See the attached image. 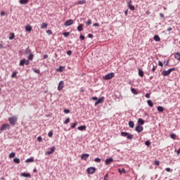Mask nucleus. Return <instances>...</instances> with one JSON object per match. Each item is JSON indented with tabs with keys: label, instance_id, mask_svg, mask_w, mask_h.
I'll list each match as a JSON object with an SVG mask.
<instances>
[{
	"label": "nucleus",
	"instance_id": "obj_47",
	"mask_svg": "<svg viewBox=\"0 0 180 180\" xmlns=\"http://www.w3.org/2000/svg\"><path fill=\"white\" fill-rule=\"evenodd\" d=\"M63 34L65 37H68V36H70V32H63Z\"/></svg>",
	"mask_w": 180,
	"mask_h": 180
},
{
	"label": "nucleus",
	"instance_id": "obj_12",
	"mask_svg": "<svg viewBox=\"0 0 180 180\" xmlns=\"http://www.w3.org/2000/svg\"><path fill=\"white\" fill-rule=\"evenodd\" d=\"M112 162H113V158H112L105 160V165H109L112 164Z\"/></svg>",
	"mask_w": 180,
	"mask_h": 180
},
{
	"label": "nucleus",
	"instance_id": "obj_26",
	"mask_svg": "<svg viewBox=\"0 0 180 180\" xmlns=\"http://www.w3.org/2000/svg\"><path fill=\"white\" fill-rule=\"evenodd\" d=\"M13 162L15 163V164H20V159L18 158H15L13 159Z\"/></svg>",
	"mask_w": 180,
	"mask_h": 180
},
{
	"label": "nucleus",
	"instance_id": "obj_54",
	"mask_svg": "<svg viewBox=\"0 0 180 180\" xmlns=\"http://www.w3.org/2000/svg\"><path fill=\"white\" fill-rule=\"evenodd\" d=\"M25 65H29V64H30V62H29V60L25 59Z\"/></svg>",
	"mask_w": 180,
	"mask_h": 180
},
{
	"label": "nucleus",
	"instance_id": "obj_19",
	"mask_svg": "<svg viewBox=\"0 0 180 180\" xmlns=\"http://www.w3.org/2000/svg\"><path fill=\"white\" fill-rule=\"evenodd\" d=\"M78 130H79L80 131H82L84 130H86V126L85 125H83V126H80V127H78Z\"/></svg>",
	"mask_w": 180,
	"mask_h": 180
},
{
	"label": "nucleus",
	"instance_id": "obj_42",
	"mask_svg": "<svg viewBox=\"0 0 180 180\" xmlns=\"http://www.w3.org/2000/svg\"><path fill=\"white\" fill-rule=\"evenodd\" d=\"M146 146H147L148 147H150V146H151V142H150V141H146L145 142Z\"/></svg>",
	"mask_w": 180,
	"mask_h": 180
},
{
	"label": "nucleus",
	"instance_id": "obj_41",
	"mask_svg": "<svg viewBox=\"0 0 180 180\" xmlns=\"http://www.w3.org/2000/svg\"><path fill=\"white\" fill-rule=\"evenodd\" d=\"M77 124H78V123L76 122L75 123H73L72 125H71V129H75Z\"/></svg>",
	"mask_w": 180,
	"mask_h": 180
},
{
	"label": "nucleus",
	"instance_id": "obj_13",
	"mask_svg": "<svg viewBox=\"0 0 180 180\" xmlns=\"http://www.w3.org/2000/svg\"><path fill=\"white\" fill-rule=\"evenodd\" d=\"M21 176H24L25 178H31L30 173H21Z\"/></svg>",
	"mask_w": 180,
	"mask_h": 180
},
{
	"label": "nucleus",
	"instance_id": "obj_25",
	"mask_svg": "<svg viewBox=\"0 0 180 180\" xmlns=\"http://www.w3.org/2000/svg\"><path fill=\"white\" fill-rule=\"evenodd\" d=\"M139 77H144V72L141 69H139Z\"/></svg>",
	"mask_w": 180,
	"mask_h": 180
},
{
	"label": "nucleus",
	"instance_id": "obj_43",
	"mask_svg": "<svg viewBox=\"0 0 180 180\" xmlns=\"http://www.w3.org/2000/svg\"><path fill=\"white\" fill-rule=\"evenodd\" d=\"M95 162H101V161H102V160L99 158H96V159H94Z\"/></svg>",
	"mask_w": 180,
	"mask_h": 180
},
{
	"label": "nucleus",
	"instance_id": "obj_3",
	"mask_svg": "<svg viewBox=\"0 0 180 180\" xmlns=\"http://www.w3.org/2000/svg\"><path fill=\"white\" fill-rule=\"evenodd\" d=\"M113 77H115V73L111 72V73H108V74L105 75L104 79L108 81L109 79H112V78H113Z\"/></svg>",
	"mask_w": 180,
	"mask_h": 180
},
{
	"label": "nucleus",
	"instance_id": "obj_63",
	"mask_svg": "<svg viewBox=\"0 0 180 180\" xmlns=\"http://www.w3.org/2000/svg\"><path fill=\"white\" fill-rule=\"evenodd\" d=\"M88 37H89V39H92V37H94V35L92 34H89Z\"/></svg>",
	"mask_w": 180,
	"mask_h": 180
},
{
	"label": "nucleus",
	"instance_id": "obj_9",
	"mask_svg": "<svg viewBox=\"0 0 180 180\" xmlns=\"http://www.w3.org/2000/svg\"><path fill=\"white\" fill-rule=\"evenodd\" d=\"M105 101V97H101L96 103H95V106H97V105H99V103H103Z\"/></svg>",
	"mask_w": 180,
	"mask_h": 180
},
{
	"label": "nucleus",
	"instance_id": "obj_8",
	"mask_svg": "<svg viewBox=\"0 0 180 180\" xmlns=\"http://www.w3.org/2000/svg\"><path fill=\"white\" fill-rule=\"evenodd\" d=\"M135 129L138 133H141V131H143L144 130V128L143 127H141V125H137Z\"/></svg>",
	"mask_w": 180,
	"mask_h": 180
},
{
	"label": "nucleus",
	"instance_id": "obj_51",
	"mask_svg": "<svg viewBox=\"0 0 180 180\" xmlns=\"http://www.w3.org/2000/svg\"><path fill=\"white\" fill-rule=\"evenodd\" d=\"M34 72H35L36 74H40V70L38 69H34Z\"/></svg>",
	"mask_w": 180,
	"mask_h": 180
},
{
	"label": "nucleus",
	"instance_id": "obj_36",
	"mask_svg": "<svg viewBox=\"0 0 180 180\" xmlns=\"http://www.w3.org/2000/svg\"><path fill=\"white\" fill-rule=\"evenodd\" d=\"M131 92H132L134 94V95H138L139 94V92H137L136 91V89H131Z\"/></svg>",
	"mask_w": 180,
	"mask_h": 180
},
{
	"label": "nucleus",
	"instance_id": "obj_31",
	"mask_svg": "<svg viewBox=\"0 0 180 180\" xmlns=\"http://www.w3.org/2000/svg\"><path fill=\"white\" fill-rule=\"evenodd\" d=\"M127 139L128 140H131L133 139V134H130L129 133H128V134L127 135Z\"/></svg>",
	"mask_w": 180,
	"mask_h": 180
},
{
	"label": "nucleus",
	"instance_id": "obj_45",
	"mask_svg": "<svg viewBox=\"0 0 180 180\" xmlns=\"http://www.w3.org/2000/svg\"><path fill=\"white\" fill-rule=\"evenodd\" d=\"M70 123V117L67 118L65 121H64V124H68Z\"/></svg>",
	"mask_w": 180,
	"mask_h": 180
},
{
	"label": "nucleus",
	"instance_id": "obj_16",
	"mask_svg": "<svg viewBox=\"0 0 180 180\" xmlns=\"http://www.w3.org/2000/svg\"><path fill=\"white\" fill-rule=\"evenodd\" d=\"M138 124H139V126H143V124H144V120L141 118H139L138 120Z\"/></svg>",
	"mask_w": 180,
	"mask_h": 180
},
{
	"label": "nucleus",
	"instance_id": "obj_28",
	"mask_svg": "<svg viewBox=\"0 0 180 180\" xmlns=\"http://www.w3.org/2000/svg\"><path fill=\"white\" fill-rule=\"evenodd\" d=\"M16 75H18V71L13 72L11 75V78H16Z\"/></svg>",
	"mask_w": 180,
	"mask_h": 180
},
{
	"label": "nucleus",
	"instance_id": "obj_6",
	"mask_svg": "<svg viewBox=\"0 0 180 180\" xmlns=\"http://www.w3.org/2000/svg\"><path fill=\"white\" fill-rule=\"evenodd\" d=\"M63 88H64V81H60L58 86V91H63Z\"/></svg>",
	"mask_w": 180,
	"mask_h": 180
},
{
	"label": "nucleus",
	"instance_id": "obj_14",
	"mask_svg": "<svg viewBox=\"0 0 180 180\" xmlns=\"http://www.w3.org/2000/svg\"><path fill=\"white\" fill-rule=\"evenodd\" d=\"M25 30H26V32H29V33H30V32H32V26L30 25H26Z\"/></svg>",
	"mask_w": 180,
	"mask_h": 180
},
{
	"label": "nucleus",
	"instance_id": "obj_58",
	"mask_svg": "<svg viewBox=\"0 0 180 180\" xmlns=\"http://www.w3.org/2000/svg\"><path fill=\"white\" fill-rule=\"evenodd\" d=\"M37 140H38V141L41 142L43 139L41 138V136H38Z\"/></svg>",
	"mask_w": 180,
	"mask_h": 180
},
{
	"label": "nucleus",
	"instance_id": "obj_53",
	"mask_svg": "<svg viewBox=\"0 0 180 180\" xmlns=\"http://www.w3.org/2000/svg\"><path fill=\"white\" fill-rule=\"evenodd\" d=\"M48 136L49 137H53V131H49L48 134Z\"/></svg>",
	"mask_w": 180,
	"mask_h": 180
},
{
	"label": "nucleus",
	"instance_id": "obj_38",
	"mask_svg": "<svg viewBox=\"0 0 180 180\" xmlns=\"http://www.w3.org/2000/svg\"><path fill=\"white\" fill-rule=\"evenodd\" d=\"M15 155H16V153L13 152L9 155V158H15Z\"/></svg>",
	"mask_w": 180,
	"mask_h": 180
},
{
	"label": "nucleus",
	"instance_id": "obj_22",
	"mask_svg": "<svg viewBox=\"0 0 180 180\" xmlns=\"http://www.w3.org/2000/svg\"><path fill=\"white\" fill-rule=\"evenodd\" d=\"M47 26H49V24H47V22H43L41 25V29H46Z\"/></svg>",
	"mask_w": 180,
	"mask_h": 180
},
{
	"label": "nucleus",
	"instance_id": "obj_40",
	"mask_svg": "<svg viewBox=\"0 0 180 180\" xmlns=\"http://www.w3.org/2000/svg\"><path fill=\"white\" fill-rule=\"evenodd\" d=\"M171 139H172L173 140H175L176 139V135L175 134H172L170 135Z\"/></svg>",
	"mask_w": 180,
	"mask_h": 180
},
{
	"label": "nucleus",
	"instance_id": "obj_27",
	"mask_svg": "<svg viewBox=\"0 0 180 180\" xmlns=\"http://www.w3.org/2000/svg\"><path fill=\"white\" fill-rule=\"evenodd\" d=\"M34 159L33 158H28L25 160V162H34Z\"/></svg>",
	"mask_w": 180,
	"mask_h": 180
},
{
	"label": "nucleus",
	"instance_id": "obj_39",
	"mask_svg": "<svg viewBox=\"0 0 180 180\" xmlns=\"http://www.w3.org/2000/svg\"><path fill=\"white\" fill-rule=\"evenodd\" d=\"M19 65H21L22 67L25 65V59H22L20 61Z\"/></svg>",
	"mask_w": 180,
	"mask_h": 180
},
{
	"label": "nucleus",
	"instance_id": "obj_46",
	"mask_svg": "<svg viewBox=\"0 0 180 180\" xmlns=\"http://www.w3.org/2000/svg\"><path fill=\"white\" fill-rule=\"evenodd\" d=\"M63 70H64V68L63 66H60L59 68L58 69V71L59 72H63Z\"/></svg>",
	"mask_w": 180,
	"mask_h": 180
},
{
	"label": "nucleus",
	"instance_id": "obj_4",
	"mask_svg": "<svg viewBox=\"0 0 180 180\" xmlns=\"http://www.w3.org/2000/svg\"><path fill=\"white\" fill-rule=\"evenodd\" d=\"M6 129L8 130H9V129H11V126L9 125V124H3L1 128V131H4V130H6Z\"/></svg>",
	"mask_w": 180,
	"mask_h": 180
},
{
	"label": "nucleus",
	"instance_id": "obj_30",
	"mask_svg": "<svg viewBox=\"0 0 180 180\" xmlns=\"http://www.w3.org/2000/svg\"><path fill=\"white\" fill-rule=\"evenodd\" d=\"M129 127L133 129V127H134V122L133 121H129Z\"/></svg>",
	"mask_w": 180,
	"mask_h": 180
},
{
	"label": "nucleus",
	"instance_id": "obj_20",
	"mask_svg": "<svg viewBox=\"0 0 180 180\" xmlns=\"http://www.w3.org/2000/svg\"><path fill=\"white\" fill-rule=\"evenodd\" d=\"M20 4L21 5H26V4H29V0H20Z\"/></svg>",
	"mask_w": 180,
	"mask_h": 180
},
{
	"label": "nucleus",
	"instance_id": "obj_44",
	"mask_svg": "<svg viewBox=\"0 0 180 180\" xmlns=\"http://www.w3.org/2000/svg\"><path fill=\"white\" fill-rule=\"evenodd\" d=\"M156 70H157V65H153V67L152 68V72H155Z\"/></svg>",
	"mask_w": 180,
	"mask_h": 180
},
{
	"label": "nucleus",
	"instance_id": "obj_34",
	"mask_svg": "<svg viewBox=\"0 0 180 180\" xmlns=\"http://www.w3.org/2000/svg\"><path fill=\"white\" fill-rule=\"evenodd\" d=\"M15 39V33H11V36L9 37V40H13Z\"/></svg>",
	"mask_w": 180,
	"mask_h": 180
},
{
	"label": "nucleus",
	"instance_id": "obj_35",
	"mask_svg": "<svg viewBox=\"0 0 180 180\" xmlns=\"http://www.w3.org/2000/svg\"><path fill=\"white\" fill-rule=\"evenodd\" d=\"M158 110L159 112H164V108H163L162 106H158Z\"/></svg>",
	"mask_w": 180,
	"mask_h": 180
},
{
	"label": "nucleus",
	"instance_id": "obj_2",
	"mask_svg": "<svg viewBox=\"0 0 180 180\" xmlns=\"http://www.w3.org/2000/svg\"><path fill=\"white\" fill-rule=\"evenodd\" d=\"M8 121L10 122V124H12V126H15L16 124V122H18V117L13 116L10 118H8Z\"/></svg>",
	"mask_w": 180,
	"mask_h": 180
},
{
	"label": "nucleus",
	"instance_id": "obj_52",
	"mask_svg": "<svg viewBox=\"0 0 180 180\" xmlns=\"http://www.w3.org/2000/svg\"><path fill=\"white\" fill-rule=\"evenodd\" d=\"M46 33H48V34H53V32L51 31V30H46Z\"/></svg>",
	"mask_w": 180,
	"mask_h": 180
},
{
	"label": "nucleus",
	"instance_id": "obj_49",
	"mask_svg": "<svg viewBox=\"0 0 180 180\" xmlns=\"http://www.w3.org/2000/svg\"><path fill=\"white\" fill-rule=\"evenodd\" d=\"M86 25L89 26V25H92V21L91 20H88V21L86 22Z\"/></svg>",
	"mask_w": 180,
	"mask_h": 180
},
{
	"label": "nucleus",
	"instance_id": "obj_37",
	"mask_svg": "<svg viewBox=\"0 0 180 180\" xmlns=\"http://www.w3.org/2000/svg\"><path fill=\"white\" fill-rule=\"evenodd\" d=\"M127 134H129V132H121V136L122 137H127Z\"/></svg>",
	"mask_w": 180,
	"mask_h": 180
},
{
	"label": "nucleus",
	"instance_id": "obj_33",
	"mask_svg": "<svg viewBox=\"0 0 180 180\" xmlns=\"http://www.w3.org/2000/svg\"><path fill=\"white\" fill-rule=\"evenodd\" d=\"M34 57V55H33V53H31L29 55L28 60L32 61L33 60Z\"/></svg>",
	"mask_w": 180,
	"mask_h": 180
},
{
	"label": "nucleus",
	"instance_id": "obj_7",
	"mask_svg": "<svg viewBox=\"0 0 180 180\" xmlns=\"http://www.w3.org/2000/svg\"><path fill=\"white\" fill-rule=\"evenodd\" d=\"M74 24V20H68L65 22V26H71V25Z\"/></svg>",
	"mask_w": 180,
	"mask_h": 180
},
{
	"label": "nucleus",
	"instance_id": "obj_32",
	"mask_svg": "<svg viewBox=\"0 0 180 180\" xmlns=\"http://www.w3.org/2000/svg\"><path fill=\"white\" fill-rule=\"evenodd\" d=\"M129 9H130V11H134L136 9V8L134 7V6L129 4V6H128Z\"/></svg>",
	"mask_w": 180,
	"mask_h": 180
},
{
	"label": "nucleus",
	"instance_id": "obj_10",
	"mask_svg": "<svg viewBox=\"0 0 180 180\" xmlns=\"http://www.w3.org/2000/svg\"><path fill=\"white\" fill-rule=\"evenodd\" d=\"M89 158V154L88 153H84L81 155L82 160H84V161H86V160H88Z\"/></svg>",
	"mask_w": 180,
	"mask_h": 180
},
{
	"label": "nucleus",
	"instance_id": "obj_21",
	"mask_svg": "<svg viewBox=\"0 0 180 180\" xmlns=\"http://www.w3.org/2000/svg\"><path fill=\"white\" fill-rule=\"evenodd\" d=\"M174 58H176V60H177L178 61H180V54L179 53H176L174 54Z\"/></svg>",
	"mask_w": 180,
	"mask_h": 180
},
{
	"label": "nucleus",
	"instance_id": "obj_29",
	"mask_svg": "<svg viewBox=\"0 0 180 180\" xmlns=\"http://www.w3.org/2000/svg\"><path fill=\"white\" fill-rule=\"evenodd\" d=\"M118 172H120V174L122 175V174H126V169H118Z\"/></svg>",
	"mask_w": 180,
	"mask_h": 180
},
{
	"label": "nucleus",
	"instance_id": "obj_15",
	"mask_svg": "<svg viewBox=\"0 0 180 180\" xmlns=\"http://www.w3.org/2000/svg\"><path fill=\"white\" fill-rule=\"evenodd\" d=\"M84 4H86V1L85 0L78 1L75 3V5H84Z\"/></svg>",
	"mask_w": 180,
	"mask_h": 180
},
{
	"label": "nucleus",
	"instance_id": "obj_48",
	"mask_svg": "<svg viewBox=\"0 0 180 180\" xmlns=\"http://www.w3.org/2000/svg\"><path fill=\"white\" fill-rule=\"evenodd\" d=\"M164 64H165V67H168V64H169V60L165 61Z\"/></svg>",
	"mask_w": 180,
	"mask_h": 180
},
{
	"label": "nucleus",
	"instance_id": "obj_5",
	"mask_svg": "<svg viewBox=\"0 0 180 180\" xmlns=\"http://www.w3.org/2000/svg\"><path fill=\"white\" fill-rule=\"evenodd\" d=\"M86 171L88 174H94L95 171H96V169L95 167H89Z\"/></svg>",
	"mask_w": 180,
	"mask_h": 180
},
{
	"label": "nucleus",
	"instance_id": "obj_24",
	"mask_svg": "<svg viewBox=\"0 0 180 180\" xmlns=\"http://www.w3.org/2000/svg\"><path fill=\"white\" fill-rule=\"evenodd\" d=\"M83 27H84V25H82V24L79 25L77 27L78 32H82V30H84Z\"/></svg>",
	"mask_w": 180,
	"mask_h": 180
},
{
	"label": "nucleus",
	"instance_id": "obj_59",
	"mask_svg": "<svg viewBox=\"0 0 180 180\" xmlns=\"http://www.w3.org/2000/svg\"><path fill=\"white\" fill-rule=\"evenodd\" d=\"M127 6H129V5H131V0H128V1L127 2Z\"/></svg>",
	"mask_w": 180,
	"mask_h": 180
},
{
	"label": "nucleus",
	"instance_id": "obj_18",
	"mask_svg": "<svg viewBox=\"0 0 180 180\" xmlns=\"http://www.w3.org/2000/svg\"><path fill=\"white\" fill-rule=\"evenodd\" d=\"M153 39L155 41H161V38H160V36L158 35H155Z\"/></svg>",
	"mask_w": 180,
	"mask_h": 180
},
{
	"label": "nucleus",
	"instance_id": "obj_55",
	"mask_svg": "<svg viewBox=\"0 0 180 180\" xmlns=\"http://www.w3.org/2000/svg\"><path fill=\"white\" fill-rule=\"evenodd\" d=\"M108 178H109V174H106L104 176V179L103 180H108Z\"/></svg>",
	"mask_w": 180,
	"mask_h": 180
},
{
	"label": "nucleus",
	"instance_id": "obj_62",
	"mask_svg": "<svg viewBox=\"0 0 180 180\" xmlns=\"http://www.w3.org/2000/svg\"><path fill=\"white\" fill-rule=\"evenodd\" d=\"M80 39H81V40H85V36L80 35Z\"/></svg>",
	"mask_w": 180,
	"mask_h": 180
},
{
	"label": "nucleus",
	"instance_id": "obj_57",
	"mask_svg": "<svg viewBox=\"0 0 180 180\" xmlns=\"http://www.w3.org/2000/svg\"><path fill=\"white\" fill-rule=\"evenodd\" d=\"M158 65H160V67H164L162 62H161L160 60L158 61Z\"/></svg>",
	"mask_w": 180,
	"mask_h": 180
},
{
	"label": "nucleus",
	"instance_id": "obj_1",
	"mask_svg": "<svg viewBox=\"0 0 180 180\" xmlns=\"http://www.w3.org/2000/svg\"><path fill=\"white\" fill-rule=\"evenodd\" d=\"M173 71H176V69L175 68H169L168 70H164L163 72H162V75H163V77H168V75H169L171 72H173Z\"/></svg>",
	"mask_w": 180,
	"mask_h": 180
},
{
	"label": "nucleus",
	"instance_id": "obj_56",
	"mask_svg": "<svg viewBox=\"0 0 180 180\" xmlns=\"http://www.w3.org/2000/svg\"><path fill=\"white\" fill-rule=\"evenodd\" d=\"M63 112H64V113H66V114H68V113H70V110H68V109H65L64 110H63Z\"/></svg>",
	"mask_w": 180,
	"mask_h": 180
},
{
	"label": "nucleus",
	"instance_id": "obj_60",
	"mask_svg": "<svg viewBox=\"0 0 180 180\" xmlns=\"http://www.w3.org/2000/svg\"><path fill=\"white\" fill-rule=\"evenodd\" d=\"M67 54H68V56H71V54H72V51H67Z\"/></svg>",
	"mask_w": 180,
	"mask_h": 180
},
{
	"label": "nucleus",
	"instance_id": "obj_64",
	"mask_svg": "<svg viewBox=\"0 0 180 180\" xmlns=\"http://www.w3.org/2000/svg\"><path fill=\"white\" fill-rule=\"evenodd\" d=\"M92 101H98V97H92Z\"/></svg>",
	"mask_w": 180,
	"mask_h": 180
},
{
	"label": "nucleus",
	"instance_id": "obj_23",
	"mask_svg": "<svg viewBox=\"0 0 180 180\" xmlns=\"http://www.w3.org/2000/svg\"><path fill=\"white\" fill-rule=\"evenodd\" d=\"M147 103H148V106H150V108H153V106H154V103H153V101L151 100H148Z\"/></svg>",
	"mask_w": 180,
	"mask_h": 180
},
{
	"label": "nucleus",
	"instance_id": "obj_17",
	"mask_svg": "<svg viewBox=\"0 0 180 180\" xmlns=\"http://www.w3.org/2000/svg\"><path fill=\"white\" fill-rule=\"evenodd\" d=\"M25 53L26 56L32 54V50L29 49V48H27L25 51Z\"/></svg>",
	"mask_w": 180,
	"mask_h": 180
},
{
	"label": "nucleus",
	"instance_id": "obj_50",
	"mask_svg": "<svg viewBox=\"0 0 180 180\" xmlns=\"http://www.w3.org/2000/svg\"><path fill=\"white\" fill-rule=\"evenodd\" d=\"M154 164H155V165H156L157 167H158V165H160V161L155 160V161L154 162Z\"/></svg>",
	"mask_w": 180,
	"mask_h": 180
},
{
	"label": "nucleus",
	"instance_id": "obj_61",
	"mask_svg": "<svg viewBox=\"0 0 180 180\" xmlns=\"http://www.w3.org/2000/svg\"><path fill=\"white\" fill-rule=\"evenodd\" d=\"M146 98H147L148 99H150V93H147L146 94Z\"/></svg>",
	"mask_w": 180,
	"mask_h": 180
},
{
	"label": "nucleus",
	"instance_id": "obj_11",
	"mask_svg": "<svg viewBox=\"0 0 180 180\" xmlns=\"http://www.w3.org/2000/svg\"><path fill=\"white\" fill-rule=\"evenodd\" d=\"M54 151H56V147L53 146L49 151L46 152V154L47 155H50L51 154H53V153H54Z\"/></svg>",
	"mask_w": 180,
	"mask_h": 180
}]
</instances>
